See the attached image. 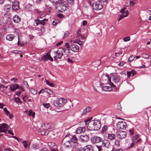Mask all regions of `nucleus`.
Masks as SVG:
<instances>
[{"label":"nucleus","mask_w":151,"mask_h":151,"mask_svg":"<svg viewBox=\"0 0 151 151\" xmlns=\"http://www.w3.org/2000/svg\"><path fill=\"white\" fill-rule=\"evenodd\" d=\"M116 135L118 138L122 139L126 137L127 133L125 131H119L116 132Z\"/></svg>","instance_id":"obj_7"},{"label":"nucleus","mask_w":151,"mask_h":151,"mask_svg":"<svg viewBox=\"0 0 151 151\" xmlns=\"http://www.w3.org/2000/svg\"><path fill=\"white\" fill-rule=\"evenodd\" d=\"M64 147L67 150H72L73 149V146L72 145L69 141L68 140L64 143Z\"/></svg>","instance_id":"obj_10"},{"label":"nucleus","mask_w":151,"mask_h":151,"mask_svg":"<svg viewBox=\"0 0 151 151\" xmlns=\"http://www.w3.org/2000/svg\"><path fill=\"white\" fill-rule=\"evenodd\" d=\"M108 139L110 140H114L116 139L115 136L113 134H108Z\"/></svg>","instance_id":"obj_26"},{"label":"nucleus","mask_w":151,"mask_h":151,"mask_svg":"<svg viewBox=\"0 0 151 151\" xmlns=\"http://www.w3.org/2000/svg\"><path fill=\"white\" fill-rule=\"evenodd\" d=\"M26 44V43L25 42L22 40V39H21L20 37H18V42H17V44L18 45L22 46L25 45Z\"/></svg>","instance_id":"obj_28"},{"label":"nucleus","mask_w":151,"mask_h":151,"mask_svg":"<svg viewBox=\"0 0 151 151\" xmlns=\"http://www.w3.org/2000/svg\"><path fill=\"white\" fill-rule=\"evenodd\" d=\"M46 88H45L42 89L41 90V92H42V93H45L46 92Z\"/></svg>","instance_id":"obj_64"},{"label":"nucleus","mask_w":151,"mask_h":151,"mask_svg":"<svg viewBox=\"0 0 151 151\" xmlns=\"http://www.w3.org/2000/svg\"><path fill=\"white\" fill-rule=\"evenodd\" d=\"M70 49L73 52H77L79 50V47L77 45L73 44L70 46Z\"/></svg>","instance_id":"obj_14"},{"label":"nucleus","mask_w":151,"mask_h":151,"mask_svg":"<svg viewBox=\"0 0 151 151\" xmlns=\"http://www.w3.org/2000/svg\"><path fill=\"white\" fill-rule=\"evenodd\" d=\"M63 42V41H61L57 43L56 44V45L57 47L59 46H60L62 44Z\"/></svg>","instance_id":"obj_61"},{"label":"nucleus","mask_w":151,"mask_h":151,"mask_svg":"<svg viewBox=\"0 0 151 151\" xmlns=\"http://www.w3.org/2000/svg\"><path fill=\"white\" fill-rule=\"evenodd\" d=\"M91 109V108L90 107H86L83 111L82 114L83 115H84L86 114L87 113H88L90 111Z\"/></svg>","instance_id":"obj_23"},{"label":"nucleus","mask_w":151,"mask_h":151,"mask_svg":"<svg viewBox=\"0 0 151 151\" xmlns=\"http://www.w3.org/2000/svg\"><path fill=\"white\" fill-rule=\"evenodd\" d=\"M4 112L7 116H8L10 112L6 108H4Z\"/></svg>","instance_id":"obj_40"},{"label":"nucleus","mask_w":151,"mask_h":151,"mask_svg":"<svg viewBox=\"0 0 151 151\" xmlns=\"http://www.w3.org/2000/svg\"><path fill=\"white\" fill-rule=\"evenodd\" d=\"M8 125L6 124H0V132L6 133L8 129Z\"/></svg>","instance_id":"obj_9"},{"label":"nucleus","mask_w":151,"mask_h":151,"mask_svg":"<svg viewBox=\"0 0 151 151\" xmlns=\"http://www.w3.org/2000/svg\"><path fill=\"white\" fill-rule=\"evenodd\" d=\"M46 84L49 85L50 86L54 87V86L53 84L51 83H50L48 81H46Z\"/></svg>","instance_id":"obj_49"},{"label":"nucleus","mask_w":151,"mask_h":151,"mask_svg":"<svg viewBox=\"0 0 151 151\" xmlns=\"http://www.w3.org/2000/svg\"><path fill=\"white\" fill-rule=\"evenodd\" d=\"M102 145L103 146L106 147H108L110 145V142L108 140L105 139L103 141H102Z\"/></svg>","instance_id":"obj_19"},{"label":"nucleus","mask_w":151,"mask_h":151,"mask_svg":"<svg viewBox=\"0 0 151 151\" xmlns=\"http://www.w3.org/2000/svg\"><path fill=\"white\" fill-rule=\"evenodd\" d=\"M12 8L14 10H17L19 8V4L18 2L17 1L12 2Z\"/></svg>","instance_id":"obj_15"},{"label":"nucleus","mask_w":151,"mask_h":151,"mask_svg":"<svg viewBox=\"0 0 151 151\" xmlns=\"http://www.w3.org/2000/svg\"><path fill=\"white\" fill-rule=\"evenodd\" d=\"M15 36L13 34H9L6 37L7 40L9 41L12 40L14 38Z\"/></svg>","instance_id":"obj_25"},{"label":"nucleus","mask_w":151,"mask_h":151,"mask_svg":"<svg viewBox=\"0 0 151 151\" xmlns=\"http://www.w3.org/2000/svg\"><path fill=\"white\" fill-rule=\"evenodd\" d=\"M102 89L105 91H111L112 89L111 87L107 86H103L102 87Z\"/></svg>","instance_id":"obj_30"},{"label":"nucleus","mask_w":151,"mask_h":151,"mask_svg":"<svg viewBox=\"0 0 151 151\" xmlns=\"http://www.w3.org/2000/svg\"><path fill=\"white\" fill-rule=\"evenodd\" d=\"M74 43H77V44H78L80 45H81L82 42L81 41L78 40H75L74 41Z\"/></svg>","instance_id":"obj_45"},{"label":"nucleus","mask_w":151,"mask_h":151,"mask_svg":"<svg viewBox=\"0 0 151 151\" xmlns=\"http://www.w3.org/2000/svg\"><path fill=\"white\" fill-rule=\"evenodd\" d=\"M85 130L84 127H79L77 129L76 132L77 134H80L83 132Z\"/></svg>","instance_id":"obj_20"},{"label":"nucleus","mask_w":151,"mask_h":151,"mask_svg":"<svg viewBox=\"0 0 151 151\" xmlns=\"http://www.w3.org/2000/svg\"><path fill=\"white\" fill-rule=\"evenodd\" d=\"M39 147V145L37 144H33L31 146V148L35 150L38 149Z\"/></svg>","instance_id":"obj_32"},{"label":"nucleus","mask_w":151,"mask_h":151,"mask_svg":"<svg viewBox=\"0 0 151 151\" xmlns=\"http://www.w3.org/2000/svg\"><path fill=\"white\" fill-rule=\"evenodd\" d=\"M134 56L132 55L130 56L128 59V62H131L134 59Z\"/></svg>","instance_id":"obj_44"},{"label":"nucleus","mask_w":151,"mask_h":151,"mask_svg":"<svg viewBox=\"0 0 151 151\" xmlns=\"http://www.w3.org/2000/svg\"><path fill=\"white\" fill-rule=\"evenodd\" d=\"M129 132L130 135H132L134 134V131L132 129H129Z\"/></svg>","instance_id":"obj_51"},{"label":"nucleus","mask_w":151,"mask_h":151,"mask_svg":"<svg viewBox=\"0 0 151 151\" xmlns=\"http://www.w3.org/2000/svg\"><path fill=\"white\" fill-rule=\"evenodd\" d=\"M54 58L55 60L60 59L63 55V52L61 48L55 52Z\"/></svg>","instance_id":"obj_3"},{"label":"nucleus","mask_w":151,"mask_h":151,"mask_svg":"<svg viewBox=\"0 0 151 151\" xmlns=\"http://www.w3.org/2000/svg\"><path fill=\"white\" fill-rule=\"evenodd\" d=\"M46 93L50 95H52L53 93V91L49 89L46 88Z\"/></svg>","instance_id":"obj_46"},{"label":"nucleus","mask_w":151,"mask_h":151,"mask_svg":"<svg viewBox=\"0 0 151 151\" xmlns=\"http://www.w3.org/2000/svg\"><path fill=\"white\" fill-rule=\"evenodd\" d=\"M135 143V141L132 140V141L131 143L130 146L129 147V148H130L134 147V146Z\"/></svg>","instance_id":"obj_39"},{"label":"nucleus","mask_w":151,"mask_h":151,"mask_svg":"<svg viewBox=\"0 0 151 151\" xmlns=\"http://www.w3.org/2000/svg\"><path fill=\"white\" fill-rule=\"evenodd\" d=\"M22 143L24 148H26L27 147H29L30 146V144L27 141H23Z\"/></svg>","instance_id":"obj_31"},{"label":"nucleus","mask_w":151,"mask_h":151,"mask_svg":"<svg viewBox=\"0 0 151 151\" xmlns=\"http://www.w3.org/2000/svg\"><path fill=\"white\" fill-rule=\"evenodd\" d=\"M28 99V97L26 96H24L22 98V100L24 102H26L27 100Z\"/></svg>","instance_id":"obj_52"},{"label":"nucleus","mask_w":151,"mask_h":151,"mask_svg":"<svg viewBox=\"0 0 151 151\" xmlns=\"http://www.w3.org/2000/svg\"><path fill=\"white\" fill-rule=\"evenodd\" d=\"M59 7L61 12L65 11L68 9V4L65 2H61L60 3Z\"/></svg>","instance_id":"obj_8"},{"label":"nucleus","mask_w":151,"mask_h":151,"mask_svg":"<svg viewBox=\"0 0 151 151\" xmlns=\"http://www.w3.org/2000/svg\"><path fill=\"white\" fill-rule=\"evenodd\" d=\"M53 105L54 106V107L55 108H58V107H60L61 106V105H60L59 104L58 101L55 100L53 102Z\"/></svg>","instance_id":"obj_33"},{"label":"nucleus","mask_w":151,"mask_h":151,"mask_svg":"<svg viewBox=\"0 0 151 151\" xmlns=\"http://www.w3.org/2000/svg\"><path fill=\"white\" fill-rule=\"evenodd\" d=\"M81 138L83 142H87L89 139L88 136L86 135H82L81 136Z\"/></svg>","instance_id":"obj_24"},{"label":"nucleus","mask_w":151,"mask_h":151,"mask_svg":"<svg viewBox=\"0 0 151 151\" xmlns=\"http://www.w3.org/2000/svg\"><path fill=\"white\" fill-rule=\"evenodd\" d=\"M41 59L44 61H47L49 60L51 61H53V59L50 56L49 52H47L42 57Z\"/></svg>","instance_id":"obj_11"},{"label":"nucleus","mask_w":151,"mask_h":151,"mask_svg":"<svg viewBox=\"0 0 151 151\" xmlns=\"http://www.w3.org/2000/svg\"><path fill=\"white\" fill-rule=\"evenodd\" d=\"M20 31L18 29H15L14 32L18 36V38L20 37Z\"/></svg>","instance_id":"obj_38"},{"label":"nucleus","mask_w":151,"mask_h":151,"mask_svg":"<svg viewBox=\"0 0 151 151\" xmlns=\"http://www.w3.org/2000/svg\"><path fill=\"white\" fill-rule=\"evenodd\" d=\"M59 23V20L57 19H55L52 22V24L53 25H56Z\"/></svg>","instance_id":"obj_43"},{"label":"nucleus","mask_w":151,"mask_h":151,"mask_svg":"<svg viewBox=\"0 0 151 151\" xmlns=\"http://www.w3.org/2000/svg\"><path fill=\"white\" fill-rule=\"evenodd\" d=\"M111 78H109L108 77V82L109 83V84L111 86L114 87L115 88L116 87V86L113 84V83L111 82Z\"/></svg>","instance_id":"obj_36"},{"label":"nucleus","mask_w":151,"mask_h":151,"mask_svg":"<svg viewBox=\"0 0 151 151\" xmlns=\"http://www.w3.org/2000/svg\"><path fill=\"white\" fill-rule=\"evenodd\" d=\"M77 36L78 37H81L82 35V34L81 33V32L78 30L77 32Z\"/></svg>","instance_id":"obj_47"},{"label":"nucleus","mask_w":151,"mask_h":151,"mask_svg":"<svg viewBox=\"0 0 151 151\" xmlns=\"http://www.w3.org/2000/svg\"><path fill=\"white\" fill-rule=\"evenodd\" d=\"M69 137V140L68 139V141L71 143H72V145L73 146V147H76L78 145V139L76 137V136L74 135H66L65 138H67Z\"/></svg>","instance_id":"obj_2"},{"label":"nucleus","mask_w":151,"mask_h":151,"mask_svg":"<svg viewBox=\"0 0 151 151\" xmlns=\"http://www.w3.org/2000/svg\"><path fill=\"white\" fill-rule=\"evenodd\" d=\"M46 8L48 9V11L49 12H50V10L51 9V7L49 5H46Z\"/></svg>","instance_id":"obj_59"},{"label":"nucleus","mask_w":151,"mask_h":151,"mask_svg":"<svg viewBox=\"0 0 151 151\" xmlns=\"http://www.w3.org/2000/svg\"><path fill=\"white\" fill-rule=\"evenodd\" d=\"M69 33L68 31L65 32L64 34V38L67 37L69 35Z\"/></svg>","instance_id":"obj_58"},{"label":"nucleus","mask_w":151,"mask_h":151,"mask_svg":"<svg viewBox=\"0 0 151 151\" xmlns=\"http://www.w3.org/2000/svg\"><path fill=\"white\" fill-rule=\"evenodd\" d=\"M43 106L45 108H48L50 107V105L49 104H44Z\"/></svg>","instance_id":"obj_53"},{"label":"nucleus","mask_w":151,"mask_h":151,"mask_svg":"<svg viewBox=\"0 0 151 151\" xmlns=\"http://www.w3.org/2000/svg\"><path fill=\"white\" fill-rule=\"evenodd\" d=\"M47 125L48 124H45L42 126V128L43 129L41 131V134L42 135H46L48 134L49 131L47 130V129H48V128L46 127L47 126Z\"/></svg>","instance_id":"obj_13"},{"label":"nucleus","mask_w":151,"mask_h":151,"mask_svg":"<svg viewBox=\"0 0 151 151\" xmlns=\"http://www.w3.org/2000/svg\"><path fill=\"white\" fill-rule=\"evenodd\" d=\"M58 103L60 105H64L66 102H67V100L63 98H60L58 99Z\"/></svg>","instance_id":"obj_17"},{"label":"nucleus","mask_w":151,"mask_h":151,"mask_svg":"<svg viewBox=\"0 0 151 151\" xmlns=\"http://www.w3.org/2000/svg\"><path fill=\"white\" fill-rule=\"evenodd\" d=\"M87 24V22L86 20H83V21L82 25L83 26H85Z\"/></svg>","instance_id":"obj_63"},{"label":"nucleus","mask_w":151,"mask_h":151,"mask_svg":"<svg viewBox=\"0 0 151 151\" xmlns=\"http://www.w3.org/2000/svg\"><path fill=\"white\" fill-rule=\"evenodd\" d=\"M93 9L96 10H99L102 9L103 5L100 1L96 2L93 4Z\"/></svg>","instance_id":"obj_4"},{"label":"nucleus","mask_w":151,"mask_h":151,"mask_svg":"<svg viewBox=\"0 0 151 151\" xmlns=\"http://www.w3.org/2000/svg\"><path fill=\"white\" fill-rule=\"evenodd\" d=\"M62 49V50L63 52H64L65 53V55H66L67 56L69 55L70 54V48H61Z\"/></svg>","instance_id":"obj_22"},{"label":"nucleus","mask_w":151,"mask_h":151,"mask_svg":"<svg viewBox=\"0 0 151 151\" xmlns=\"http://www.w3.org/2000/svg\"><path fill=\"white\" fill-rule=\"evenodd\" d=\"M124 41V42H127V41H129L130 40V37L129 36H127L125 37H124L123 39Z\"/></svg>","instance_id":"obj_48"},{"label":"nucleus","mask_w":151,"mask_h":151,"mask_svg":"<svg viewBox=\"0 0 151 151\" xmlns=\"http://www.w3.org/2000/svg\"><path fill=\"white\" fill-rule=\"evenodd\" d=\"M120 12H121L122 14L120 16L118 19L119 21L121 20L124 18L127 17L129 13L128 11L127 10L125 11V9L124 8L121 9Z\"/></svg>","instance_id":"obj_5"},{"label":"nucleus","mask_w":151,"mask_h":151,"mask_svg":"<svg viewBox=\"0 0 151 151\" xmlns=\"http://www.w3.org/2000/svg\"><path fill=\"white\" fill-rule=\"evenodd\" d=\"M142 57L145 59H147L149 58V55L145 53H142Z\"/></svg>","instance_id":"obj_37"},{"label":"nucleus","mask_w":151,"mask_h":151,"mask_svg":"<svg viewBox=\"0 0 151 151\" xmlns=\"http://www.w3.org/2000/svg\"><path fill=\"white\" fill-rule=\"evenodd\" d=\"M116 126L118 129H125L127 127V124L124 122H119L117 123Z\"/></svg>","instance_id":"obj_6"},{"label":"nucleus","mask_w":151,"mask_h":151,"mask_svg":"<svg viewBox=\"0 0 151 151\" xmlns=\"http://www.w3.org/2000/svg\"><path fill=\"white\" fill-rule=\"evenodd\" d=\"M107 129V127L105 125L102 128L101 132L103 133H106Z\"/></svg>","instance_id":"obj_35"},{"label":"nucleus","mask_w":151,"mask_h":151,"mask_svg":"<svg viewBox=\"0 0 151 151\" xmlns=\"http://www.w3.org/2000/svg\"><path fill=\"white\" fill-rule=\"evenodd\" d=\"M40 151H48V150L46 147H44L40 150Z\"/></svg>","instance_id":"obj_57"},{"label":"nucleus","mask_w":151,"mask_h":151,"mask_svg":"<svg viewBox=\"0 0 151 151\" xmlns=\"http://www.w3.org/2000/svg\"><path fill=\"white\" fill-rule=\"evenodd\" d=\"M28 115L29 116H32L33 118L35 117V113L34 112H33L31 110H30L29 111Z\"/></svg>","instance_id":"obj_34"},{"label":"nucleus","mask_w":151,"mask_h":151,"mask_svg":"<svg viewBox=\"0 0 151 151\" xmlns=\"http://www.w3.org/2000/svg\"><path fill=\"white\" fill-rule=\"evenodd\" d=\"M86 151H92L93 150V147L90 145H87L84 148Z\"/></svg>","instance_id":"obj_27"},{"label":"nucleus","mask_w":151,"mask_h":151,"mask_svg":"<svg viewBox=\"0 0 151 151\" xmlns=\"http://www.w3.org/2000/svg\"><path fill=\"white\" fill-rule=\"evenodd\" d=\"M11 8V5L9 4H6L4 6V11L8 12L10 10Z\"/></svg>","instance_id":"obj_29"},{"label":"nucleus","mask_w":151,"mask_h":151,"mask_svg":"<svg viewBox=\"0 0 151 151\" xmlns=\"http://www.w3.org/2000/svg\"><path fill=\"white\" fill-rule=\"evenodd\" d=\"M100 127V123L97 120H92L89 122L87 126L88 129L91 130H98Z\"/></svg>","instance_id":"obj_1"},{"label":"nucleus","mask_w":151,"mask_h":151,"mask_svg":"<svg viewBox=\"0 0 151 151\" xmlns=\"http://www.w3.org/2000/svg\"><path fill=\"white\" fill-rule=\"evenodd\" d=\"M48 145L50 147L54 146L55 145V144L54 143L49 142L48 143Z\"/></svg>","instance_id":"obj_54"},{"label":"nucleus","mask_w":151,"mask_h":151,"mask_svg":"<svg viewBox=\"0 0 151 151\" xmlns=\"http://www.w3.org/2000/svg\"><path fill=\"white\" fill-rule=\"evenodd\" d=\"M91 140L93 143H96L102 141V138L98 136L93 137L91 138Z\"/></svg>","instance_id":"obj_12"},{"label":"nucleus","mask_w":151,"mask_h":151,"mask_svg":"<svg viewBox=\"0 0 151 151\" xmlns=\"http://www.w3.org/2000/svg\"><path fill=\"white\" fill-rule=\"evenodd\" d=\"M14 101L17 103H19L20 99L19 97H15L14 98Z\"/></svg>","instance_id":"obj_50"},{"label":"nucleus","mask_w":151,"mask_h":151,"mask_svg":"<svg viewBox=\"0 0 151 151\" xmlns=\"http://www.w3.org/2000/svg\"><path fill=\"white\" fill-rule=\"evenodd\" d=\"M30 92L31 93L34 95H35L37 93V91L36 89L33 88L31 89L30 90Z\"/></svg>","instance_id":"obj_42"},{"label":"nucleus","mask_w":151,"mask_h":151,"mask_svg":"<svg viewBox=\"0 0 151 151\" xmlns=\"http://www.w3.org/2000/svg\"><path fill=\"white\" fill-rule=\"evenodd\" d=\"M139 137V135L138 134H137L135 135H134V136H133L132 138V140L134 141L137 139Z\"/></svg>","instance_id":"obj_41"},{"label":"nucleus","mask_w":151,"mask_h":151,"mask_svg":"<svg viewBox=\"0 0 151 151\" xmlns=\"http://www.w3.org/2000/svg\"><path fill=\"white\" fill-rule=\"evenodd\" d=\"M65 46V48L67 49V48H69V46L70 45L68 43H65V45H64Z\"/></svg>","instance_id":"obj_56"},{"label":"nucleus","mask_w":151,"mask_h":151,"mask_svg":"<svg viewBox=\"0 0 151 151\" xmlns=\"http://www.w3.org/2000/svg\"><path fill=\"white\" fill-rule=\"evenodd\" d=\"M13 19L14 22L16 23H18L21 21L20 18L17 15L13 17Z\"/></svg>","instance_id":"obj_21"},{"label":"nucleus","mask_w":151,"mask_h":151,"mask_svg":"<svg viewBox=\"0 0 151 151\" xmlns=\"http://www.w3.org/2000/svg\"><path fill=\"white\" fill-rule=\"evenodd\" d=\"M10 88V90L11 91H14L17 88H19V86L18 84H15L14 85H9Z\"/></svg>","instance_id":"obj_16"},{"label":"nucleus","mask_w":151,"mask_h":151,"mask_svg":"<svg viewBox=\"0 0 151 151\" xmlns=\"http://www.w3.org/2000/svg\"><path fill=\"white\" fill-rule=\"evenodd\" d=\"M112 80L113 82L116 83H117L120 81V77L118 76H113Z\"/></svg>","instance_id":"obj_18"},{"label":"nucleus","mask_w":151,"mask_h":151,"mask_svg":"<svg viewBox=\"0 0 151 151\" xmlns=\"http://www.w3.org/2000/svg\"><path fill=\"white\" fill-rule=\"evenodd\" d=\"M23 84L27 87H29V86L27 82L26 81H24L23 82Z\"/></svg>","instance_id":"obj_62"},{"label":"nucleus","mask_w":151,"mask_h":151,"mask_svg":"<svg viewBox=\"0 0 151 151\" xmlns=\"http://www.w3.org/2000/svg\"><path fill=\"white\" fill-rule=\"evenodd\" d=\"M127 76L129 77H130V76L132 74V72L131 71H127Z\"/></svg>","instance_id":"obj_60"},{"label":"nucleus","mask_w":151,"mask_h":151,"mask_svg":"<svg viewBox=\"0 0 151 151\" xmlns=\"http://www.w3.org/2000/svg\"><path fill=\"white\" fill-rule=\"evenodd\" d=\"M117 107L118 109L120 111L121 110L122 107L120 103H119L117 104Z\"/></svg>","instance_id":"obj_55"}]
</instances>
